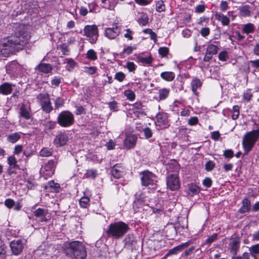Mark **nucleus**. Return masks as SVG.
Returning <instances> with one entry per match:
<instances>
[{"label": "nucleus", "mask_w": 259, "mask_h": 259, "mask_svg": "<svg viewBox=\"0 0 259 259\" xmlns=\"http://www.w3.org/2000/svg\"><path fill=\"white\" fill-rule=\"evenodd\" d=\"M57 123L62 127H68L72 125L74 122L73 114L68 110L61 112L57 118Z\"/></svg>", "instance_id": "6"}, {"label": "nucleus", "mask_w": 259, "mask_h": 259, "mask_svg": "<svg viewBox=\"0 0 259 259\" xmlns=\"http://www.w3.org/2000/svg\"><path fill=\"white\" fill-rule=\"evenodd\" d=\"M219 59L220 61H225L228 58V53L226 51H223L221 52L218 55Z\"/></svg>", "instance_id": "63"}, {"label": "nucleus", "mask_w": 259, "mask_h": 259, "mask_svg": "<svg viewBox=\"0 0 259 259\" xmlns=\"http://www.w3.org/2000/svg\"><path fill=\"white\" fill-rule=\"evenodd\" d=\"M137 141V137L134 134L127 135L124 140L123 146L126 149H133L135 147Z\"/></svg>", "instance_id": "18"}, {"label": "nucleus", "mask_w": 259, "mask_h": 259, "mask_svg": "<svg viewBox=\"0 0 259 259\" xmlns=\"http://www.w3.org/2000/svg\"><path fill=\"white\" fill-rule=\"evenodd\" d=\"M84 71L90 75L95 74L97 71V68L96 66L84 67Z\"/></svg>", "instance_id": "54"}, {"label": "nucleus", "mask_w": 259, "mask_h": 259, "mask_svg": "<svg viewBox=\"0 0 259 259\" xmlns=\"http://www.w3.org/2000/svg\"><path fill=\"white\" fill-rule=\"evenodd\" d=\"M149 18L147 14H144L138 18V22L140 25L145 26L148 23Z\"/></svg>", "instance_id": "45"}, {"label": "nucleus", "mask_w": 259, "mask_h": 259, "mask_svg": "<svg viewBox=\"0 0 259 259\" xmlns=\"http://www.w3.org/2000/svg\"><path fill=\"white\" fill-rule=\"evenodd\" d=\"M90 198L86 195H84L79 199V204L83 208H86L89 205Z\"/></svg>", "instance_id": "49"}, {"label": "nucleus", "mask_w": 259, "mask_h": 259, "mask_svg": "<svg viewBox=\"0 0 259 259\" xmlns=\"http://www.w3.org/2000/svg\"><path fill=\"white\" fill-rule=\"evenodd\" d=\"M9 166L7 169V172L9 175L16 174L17 170L19 169V166L17 164V160L14 156H10L7 159Z\"/></svg>", "instance_id": "13"}, {"label": "nucleus", "mask_w": 259, "mask_h": 259, "mask_svg": "<svg viewBox=\"0 0 259 259\" xmlns=\"http://www.w3.org/2000/svg\"><path fill=\"white\" fill-rule=\"evenodd\" d=\"M169 53V49L166 47H160L158 49V53L161 57H165Z\"/></svg>", "instance_id": "53"}, {"label": "nucleus", "mask_w": 259, "mask_h": 259, "mask_svg": "<svg viewBox=\"0 0 259 259\" xmlns=\"http://www.w3.org/2000/svg\"><path fill=\"white\" fill-rule=\"evenodd\" d=\"M234 155V152L232 149H226L223 152V156L226 158H232Z\"/></svg>", "instance_id": "60"}, {"label": "nucleus", "mask_w": 259, "mask_h": 259, "mask_svg": "<svg viewBox=\"0 0 259 259\" xmlns=\"http://www.w3.org/2000/svg\"><path fill=\"white\" fill-rule=\"evenodd\" d=\"M167 169L172 171H178L180 169V165L176 160L172 159L168 163Z\"/></svg>", "instance_id": "36"}, {"label": "nucleus", "mask_w": 259, "mask_h": 259, "mask_svg": "<svg viewBox=\"0 0 259 259\" xmlns=\"http://www.w3.org/2000/svg\"><path fill=\"white\" fill-rule=\"evenodd\" d=\"M125 246L127 247H131L135 245L136 241L134 239V237L132 235H127L124 240Z\"/></svg>", "instance_id": "38"}, {"label": "nucleus", "mask_w": 259, "mask_h": 259, "mask_svg": "<svg viewBox=\"0 0 259 259\" xmlns=\"http://www.w3.org/2000/svg\"><path fill=\"white\" fill-rule=\"evenodd\" d=\"M258 139L259 129L247 132L244 135L242 142L244 155H247L252 150Z\"/></svg>", "instance_id": "4"}, {"label": "nucleus", "mask_w": 259, "mask_h": 259, "mask_svg": "<svg viewBox=\"0 0 259 259\" xmlns=\"http://www.w3.org/2000/svg\"><path fill=\"white\" fill-rule=\"evenodd\" d=\"M86 57L89 60L95 61L97 59V55L94 50L90 49L87 52Z\"/></svg>", "instance_id": "43"}, {"label": "nucleus", "mask_w": 259, "mask_h": 259, "mask_svg": "<svg viewBox=\"0 0 259 259\" xmlns=\"http://www.w3.org/2000/svg\"><path fill=\"white\" fill-rule=\"evenodd\" d=\"M31 109L30 105L23 104L20 108V116L26 120L31 118Z\"/></svg>", "instance_id": "22"}, {"label": "nucleus", "mask_w": 259, "mask_h": 259, "mask_svg": "<svg viewBox=\"0 0 259 259\" xmlns=\"http://www.w3.org/2000/svg\"><path fill=\"white\" fill-rule=\"evenodd\" d=\"M97 176V171L96 169H88L84 174V176L86 178L89 179H95Z\"/></svg>", "instance_id": "42"}, {"label": "nucleus", "mask_w": 259, "mask_h": 259, "mask_svg": "<svg viewBox=\"0 0 259 259\" xmlns=\"http://www.w3.org/2000/svg\"><path fill=\"white\" fill-rule=\"evenodd\" d=\"M189 135L188 128L185 126H181L179 129V138L183 142H188Z\"/></svg>", "instance_id": "30"}, {"label": "nucleus", "mask_w": 259, "mask_h": 259, "mask_svg": "<svg viewBox=\"0 0 259 259\" xmlns=\"http://www.w3.org/2000/svg\"><path fill=\"white\" fill-rule=\"evenodd\" d=\"M129 229L128 224L119 221L110 224L105 232L108 238L118 239L124 236Z\"/></svg>", "instance_id": "3"}, {"label": "nucleus", "mask_w": 259, "mask_h": 259, "mask_svg": "<svg viewBox=\"0 0 259 259\" xmlns=\"http://www.w3.org/2000/svg\"><path fill=\"white\" fill-rule=\"evenodd\" d=\"M34 151L32 148V146L31 145H27L23 151V154L27 158L30 157L34 154Z\"/></svg>", "instance_id": "46"}, {"label": "nucleus", "mask_w": 259, "mask_h": 259, "mask_svg": "<svg viewBox=\"0 0 259 259\" xmlns=\"http://www.w3.org/2000/svg\"><path fill=\"white\" fill-rule=\"evenodd\" d=\"M103 4L102 7L105 9L109 10H113L115 4L113 2H111L110 0H101Z\"/></svg>", "instance_id": "40"}, {"label": "nucleus", "mask_w": 259, "mask_h": 259, "mask_svg": "<svg viewBox=\"0 0 259 259\" xmlns=\"http://www.w3.org/2000/svg\"><path fill=\"white\" fill-rule=\"evenodd\" d=\"M44 188L46 192L58 193L61 189L59 183L55 182L54 180L48 182L47 184L44 185Z\"/></svg>", "instance_id": "16"}, {"label": "nucleus", "mask_w": 259, "mask_h": 259, "mask_svg": "<svg viewBox=\"0 0 259 259\" xmlns=\"http://www.w3.org/2000/svg\"><path fill=\"white\" fill-rule=\"evenodd\" d=\"M21 137V133L15 132L7 136V141L11 143H15L19 141Z\"/></svg>", "instance_id": "32"}, {"label": "nucleus", "mask_w": 259, "mask_h": 259, "mask_svg": "<svg viewBox=\"0 0 259 259\" xmlns=\"http://www.w3.org/2000/svg\"><path fill=\"white\" fill-rule=\"evenodd\" d=\"M61 82V77L55 76L51 80V84L55 87H58Z\"/></svg>", "instance_id": "61"}, {"label": "nucleus", "mask_w": 259, "mask_h": 259, "mask_svg": "<svg viewBox=\"0 0 259 259\" xmlns=\"http://www.w3.org/2000/svg\"><path fill=\"white\" fill-rule=\"evenodd\" d=\"M240 15L244 17H248L250 15V6L244 5L241 6L238 9Z\"/></svg>", "instance_id": "34"}, {"label": "nucleus", "mask_w": 259, "mask_h": 259, "mask_svg": "<svg viewBox=\"0 0 259 259\" xmlns=\"http://www.w3.org/2000/svg\"><path fill=\"white\" fill-rule=\"evenodd\" d=\"M65 255L70 259H86L87 253L85 245L79 241H67L62 246Z\"/></svg>", "instance_id": "2"}, {"label": "nucleus", "mask_w": 259, "mask_h": 259, "mask_svg": "<svg viewBox=\"0 0 259 259\" xmlns=\"http://www.w3.org/2000/svg\"><path fill=\"white\" fill-rule=\"evenodd\" d=\"M83 32L90 43L94 44L96 42L99 36L98 28L97 25H85L83 28Z\"/></svg>", "instance_id": "9"}, {"label": "nucleus", "mask_w": 259, "mask_h": 259, "mask_svg": "<svg viewBox=\"0 0 259 259\" xmlns=\"http://www.w3.org/2000/svg\"><path fill=\"white\" fill-rule=\"evenodd\" d=\"M242 31L246 34L252 33L255 31V27L253 24L248 23L243 25Z\"/></svg>", "instance_id": "33"}, {"label": "nucleus", "mask_w": 259, "mask_h": 259, "mask_svg": "<svg viewBox=\"0 0 259 259\" xmlns=\"http://www.w3.org/2000/svg\"><path fill=\"white\" fill-rule=\"evenodd\" d=\"M160 77L166 81H171L175 77V74L172 71L162 72L160 74Z\"/></svg>", "instance_id": "31"}, {"label": "nucleus", "mask_w": 259, "mask_h": 259, "mask_svg": "<svg viewBox=\"0 0 259 259\" xmlns=\"http://www.w3.org/2000/svg\"><path fill=\"white\" fill-rule=\"evenodd\" d=\"M253 96L251 92L250 89L247 90L245 92H244L243 94V99L246 101H250L252 99Z\"/></svg>", "instance_id": "57"}, {"label": "nucleus", "mask_w": 259, "mask_h": 259, "mask_svg": "<svg viewBox=\"0 0 259 259\" xmlns=\"http://www.w3.org/2000/svg\"><path fill=\"white\" fill-rule=\"evenodd\" d=\"M156 10L159 13L165 11V7L163 1L160 0L157 1L156 3Z\"/></svg>", "instance_id": "48"}, {"label": "nucleus", "mask_w": 259, "mask_h": 259, "mask_svg": "<svg viewBox=\"0 0 259 259\" xmlns=\"http://www.w3.org/2000/svg\"><path fill=\"white\" fill-rule=\"evenodd\" d=\"M199 122L198 118L197 116L191 117L188 121V124L190 126L196 125Z\"/></svg>", "instance_id": "64"}, {"label": "nucleus", "mask_w": 259, "mask_h": 259, "mask_svg": "<svg viewBox=\"0 0 259 259\" xmlns=\"http://www.w3.org/2000/svg\"><path fill=\"white\" fill-rule=\"evenodd\" d=\"M63 63L67 64V66H66V69L68 71H72V69L74 68L75 67L76 63V62L71 58H66L64 59Z\"/></svg>", "instance_id": "37"}, {"label": "nucleus", "mask_w": 259, "mask_h": 259, "mask_svg": "<svg viewBox=\"0 0 259 259\" xmlns=\"http://www.w3.org/2000/svg\"><path fill=\"white\" fill-rule=\"evenodd\" d=\"M145 139H148L152 137L153 132L149 127H146L143 129Z\"/></svg>", "instance_id": "58"}, {"label": "nucleus", "mask_w": 259, "mask_h": 259, "mask_svg": "<svg viewBox=\"0 0 259 259\" xmlns=\"http://www.w3.org/2000/svg\"><path fill=\"white\" fill-rule=\"evenodd\" d=\"M13 85L12 84L8 82H5L3 83L0 85V93L4 95H7L11 94L13 90Z\"/></svg>", "instance_id": "28"}, {"label": "nucleus", "mask_w": 259, "mask_h": 259, "mask_svg": "<svg viewBox=\"0 0 259 259\" xmlns=\"http://www.w3.org/2000/svg\"><path fill=\"white\" fill-rule=\"evenodd\" d=\"M123 168L119 164H116L114 165L111 169V174L112 176L115 179H119L121 178L123 174Z\"/></svg>", "instance_id": "23"}, {"label": "nucleus", "mask_w": 259, "mask_h": 259, "mask_svg": "<svg viewBox=\"0 0 259 259\" xmlns=\"http://www.w3.org/2000/svg\"><path fill=\"white\" fill-rule=\"evenodd\" d=\"M24 243L21 239L14 240L10 243V247L12 252L15 255L20 254L24 248Z\"/></svg>", "instance_id": "14"}, {"label": "nucleus", "mask_w": 259, "mask_h": 259, "mask_svg": "<svg viewBox=\"0 0 259 259\" xmlns=\"http://www.w3.org/2000/svg\"><path fill=\"white\" fill-rule=\"evenodd\" d=\"M142 176L141 178V182L143 185L148 186V193H154L159 192L157 190L156 184L155 183V175L149 170H145L142 173Z\"/></svg>", "instance_id": "5"}, {"label": "nucleus", "mask_w": 259, "mask_h": 259, "mask_svg": "<svg viewBox=\"0 0 259 259\" xmlns=\"http://www.w3.org/2000/svg\"><path fill=\"white\" fill-rule=\"evenodd\" d=\"M124 95L126 97V99L131 101H133L135 99L136 95L132 90H126L124 92Z\"/></svg>", "instance_id": "41"}, {"label": "nucleus", "mask_w": 259, "mask_h": 259, "mask_svg": "<svg viewBox=\"0 0 259 259\" xmlns=\"http://www.w3.org/2000/svg\"><path fill=\"white\" fill-rule=\"evenodd\" d=\"M52 66L49 63L40 62L35 67V70L41 73L48 74L52 72Z\"/></svg>", "instance_id": "21"}, {"label": "nucleus", "mask_w": 259, "mask_h": 259, "mask_svg": "<svg viewBox=\"0 0 259 259\" xmlns=\"http://www.w3.org/2000/svg\"><path fill=\"white\" fill-rule=\"evenodd\" d=\"M36 99L40 104L42 110L46 113H50L53 110V107L48 94L40 93L37 96Z\"/></svg>", "instance_id": "7"}, {"label": "nucleus", "mask_w": 259, "mask_h": 259, "mask_svg": "<svg viewBox=\"0 0 259 259\" xmlns=\"http://www.w3.org/2000/svg\"><path fill=\"white\" fill-rule=\"evenodd\" d=\"M53 150L51 148H43L39 152L41 157H49L52 155Z\"/></svg>", "instance_id": "39"}, {"label": "nucleus", "mask_w": 259, "mask_h": 259, "mask_svg": "<svg viewBox=\"0 0 259 259\" xmlns=\"http://www.w3.org/2000/svg\"><path fill=\"white\" fill-rule=\"evenodd\" d=\"M179 251H181V247L177 246L169 250L168 252L164 255V258H166L169 255L176 254Z\"/></svg>", "instance_id": "52"}, {"label": "nucleus", "mask_w": 259, "mask_h": 259, "mask_svg": "<svg viewBox=\"0 0 259 259\" xmlns=\"http://www.w3.org/2000/svg\"><path fill=\"white\" fill-rule=\"evenodd\" d=\"M215 19L220 21L223 26H227L230 23V19L221 12H216L214 14Z\"/></svg>", "instance_id": "27"}, {"label": "nucleus", "mask_w": 259, "mask_h": 259, "mask_svg": "<svg viewBox=\"0 0 259 259\" xmlns=\"http://www.w3.org/2000/svg\"><path fill=\"white\" fill-rule=\"evenodd\" d=\"M59 48L62 52L63 55H69V50L68 49V46L66 44H62V45H60L59 46Z\"/></svg>", "instance_id": "56"}, {"label": "nucleus", "mask_w": 259, "mask_h": 259, "mask_svg": "<svg viewBox=\"0 0 259 259\" xmlns=\"http://www.w3.org/2000/svg\"><path fill=\"white\" fill-rule=\"evenodd\" d=\"M136 58L139 63H141L144 66H151L153 61V59L151 55H149L148 57H143L139 55L137 56Z\"/></svg>", "instance_id": "25"}, {"label": "nucleus", "mask_w": 259, "mask_h": 259, "mask_svg": "<svg viewBox=\"0 0 259 259\" xmlns=\"http://www.w3.org/2000/svg\"><path fill=\"white\" fill-rule=\"evenodd\" d=\"M215 167V163L211 160L207 161L205 164V170L207 171H211Z\"/></svg>", "instance_id": "59"}, {"label": "nucleus", "mask_w": 259, "mask_h": 259, "mask_svg": "<svg viewBox=\"0 0 259 259\" xmlns=\"http://www.w3.org/2000/svg\"><path fill=\"white\" fill-rule=\"evenodd\" d=\"M218 49L219 48L217 46L213 44L209 45L207 47L206 51L203 59V61L209 62L212 56L217 54Z\"/></svg>", "instance_id": "17"}, {"label": "nucleus", "mask_w": 259, "mask_h": 259, "mask_svg": "<svg viewBox=\"0 0 259 259\" xmlns=\"http://www.w3.org/2000/svg\"><path fill=\"white\" fill-rule=\"evenodd\" d=\"M65 103L64 100L61 98V97H57L55 101H54V104H55V109H57L62 106H64Z\"/></svg>", "instance_id": "51"}, {"label": "nucleus", "mask_w": 259, "mask_h": 259, "mask_svg": "<svg viewBox=\"0 0 259 259\" xmlns=\"http://www.w3.org/2000/svg\"><path fill=\"white\" fill-rule=\"evenodd\" d=\"M133 109L135 113H137L138 115H145L146 113L144 109L143 108L144 106L141 101H138L132 105Z\"/></svg>", "instance_id": "29"}, {"label": "nucleus", "mask_w": 259, "mask_h": 259, "mask_svg": "<svg viewBox=\"0 0 259 259\" xmlns=\"http://www.w3.org/2000/svg\"><path fill=\"white\" fill-rule=\"evenodd\" d=\"M46 130H51L54 129L56 126V122L52 120H47L43 123Z\"/></svg>", "instance_id": "44"}, {"label": "nucleus", "mask_w": 259, "mask_h": 259, "mask_svg": "<svg viewBox=\"0 0 259 259\" xmlns=\"http://www.w3.org/2000/svg\"><path fill=\"white\" fill-rule=\"evenodd\" d=\"M202 84V82L198 78H194L191 82V89L194 95L198 96V93L197 92V89H200Z\"/></svg>", "instance_id": "26"}, {"label": "nucleus", "mask_w": 259, "mask_h": 259, "mask_svg": "<svg viewBox=\"0 0 259 259\" xmlns=\"http://www.w3.org/2000/svg\"><path fill=\"white\" fill-rule=\"evenodd\" d=\"M188 189L190 192L193 193H199L200 188L196 184L191 183L188 185Z\"/></svg>", "instance_id": "50"}, {"label": "nucleus", "mask_w": 259, "mask_h": 259, "mask_svg": "<svg viewBox=\"0 0 259 259\" xmlns=\"http://www.w3.org/2000/svg\"><path fill=\"white\" fill-rule=\"evenodd\" d=\"M250 209V202L249 200L245 198L242 201V206L239 209V212L243 213L248 211Z\"/></svg>", "instance_id": "35"}, {"label": "nucleus", "mask_w": 259, "mask_h": 259, "mask_svg": "<svg viewBox=\"0 0 259 259\" xmlns=\"http://www.w3.org/2000/svg\"><path fill=\"white\" fill-rule=\"evenodd\" d=\"M166 184L167 188L171 191L179 189L180 183L178 174H172L169 175L166 178Z\"/></svg>", "instance_id": "10"}, {"label": "nucleus", "mask_w": 259, "mask_h": 259, "mask_svg": "<svg viewBox=\"0 0 259 259\" xmlns=\"http://www.w3.org/2000/svg\"><path fill=\"white\" fill-rule=\"evenodd\" d=\"M170 93V89L169 88H163L158 90V96L155 99L158 101H163L166 99Z\"/></svg>", "instance_id": "24"}, {"label": "nucleus", "mask_w": 259, "mask_h": 259, "mask_svg": "<svg viewBox=\"0 0 259 259\" xmlns=\"http://www.w3.org/2000/svg\"><path fill=\"white\" fill-rule=\"evenodd\" d=\"M239 115V107L238 105H235L233 107V114L232 115V118L233 120H236L238 118Z\"/></svg>", "instance_id": "55"}, {"label": "nucleus", "mask_w": 259, "mask_h": 259, "mask_svg": "<svg viewBox=\"0 0 259 259\" xmlns=\"http://www.w3.org/2000/svg\"><path fill=\"white\" fill-rule=\"evenodd\" d=\"M58 162V158L55 157L53 159L49 160L42 166L40 171L45 179L54 175Z\"/></svg>", "instance_id": "8"}, {"label": "nucleus", "mask_w": 259, "mask_h": 259, "mask_svg": "<svg viewBox=\"0 0 259 259\" xmlns=\"http://www.w3.org/2000/svg\"><path fill=\"white\" fill-rule=\"evenodd\" d=\"M48 213L47 209L38 208L33 212L34 216L36 218V220L39 222H47L48 219L47 215Z\"/></svg>", "instance_id": "15"}, {"label": "nucleus", "mask_w": 259, "mask_h": 259, "mask_svg": "<svg viewBox=\"0 0 259 259\" xmlns=\"http://www.w3.org/2000/svg\"><path fill=\"white\" fill-rule=\"evenodd\" d=\"M249 251L252 256H255L259 253V244L252 245L249 248Z\"/></svg>", "instance_id": "47"}, {"label": "nucleus", "mask_w": 259, "mask_h": 259, "mask_svg": "<svg viewBox=\"0 0 259 259\" xmlns=\"http://www.w3.org/2000/svg\"><path fill=\"white\" fill-rule=\"evenodd\" d=\"M68 141V135L65 132H59L55 137L53 143L56 147L65 145Z\"/></svg>", "instance_id": "11"}, {"label": "nucleus", "mask_w": 259, "mask_h": 259, "mask_svg": "<svg viewBox=\"0 0 259 259\" xmlns=\"http://www.w3.org/2000/svg\"><path fill=\"white\" fill-rule=\"evenodd\" d=\"M30 36L24 25H20L13 36L9 39L7 42L4 43L0 48L1 54L6 57L12 54L13 49H21L26 45Z\"/></svg>", "instance_id": "1"}, {"label": "nucleus", "mask_w": 259, "mask_h": 259, "mask_svg": "<svg viewBox=\"0 0 259 259\" xmlns=\"http://www.w3.org/2000/svg\"><path fill=\"white\" fill-rule=\"evenodd\" d=\"M158 125L161 128L164 129L169 126L168 115L166 113L159 112L156 116Z\"/></svg>", "instance_id": "12"}, {"label": "nucleus", "mask_w": 259, "mask_h": 259, "mask_svg": "<svg viewBox=\"0 0 259 259\" xmlns=\"http://www.w3.org/2000/svg\"><path fill=\"white\" fill-rule=\"evenodd\" d=\"M240 245L239 238L235 237L232 238L229 243V249L230 252L234 255L237 254Z\"/></svg>", "instance_id": "19"}, {"label": "nucleus", "mask_w": 259, "mask_h": 259, "mask_svg": "<svg viewBox=\"0 0 259 259\" xmlns=\"http://www.w3.org/2000/svg\"><path fill=\"white\" fill-rule=\"evenodd\" d=\"M120 27L117 25L112 27L107 28L105 30V35L109 39H114L120 33Z\"/></svg>", "instance_id": "20"}, {"label": "nucleus", "mask_w": 259, "mask_h": 259, "mask_svg": "<svg viewBox=\"0 0 259 259\" xmlns=\"http://www.w3.org/2000/svg\"><path fill=\"white\" fill-rule=\"evenodd\" d=\"M125 75L121 71L117 72L115 73L114 78L119 82H122L125 78Z\"/></svg>", "instance_id": "62"}]
</instances>
